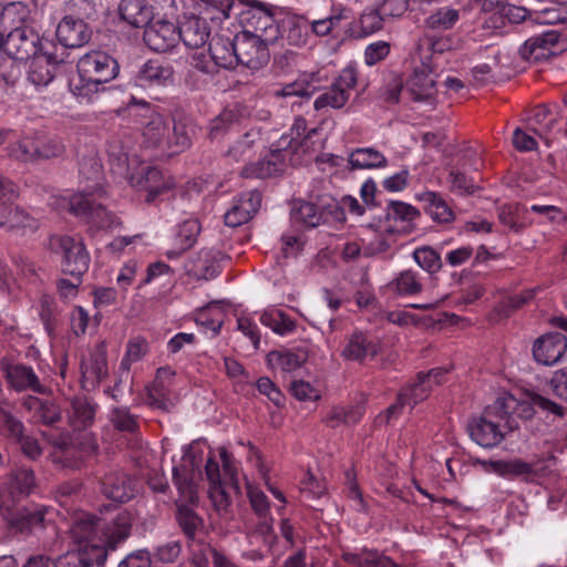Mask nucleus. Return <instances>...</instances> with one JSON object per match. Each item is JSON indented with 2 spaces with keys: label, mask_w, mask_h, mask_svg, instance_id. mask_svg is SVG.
<instances>
[{
  "label": "nucleus",
  "mask_w": 567,
  "mask_h": 567,
  "mask_svg": "<svg viewBox=\"0 0 567 567\" xmlns=\"http://www.w3.org/2000/svg\"><path fill=\"white\" fill-rule=\"evenodd\" d=\"M204 461L203 451L195 444L184 450L181 465L173 467V482L179 493L176 502V519L184 535L189 542L199 537L204 529V522L188 505L198 501V478Z\"/></svg>",
  "instance_id": "f257e3e1"
},
{
  "label": "nucleus",
  "mask_w": 567,
  "mask_h": 567,
  "mask_svg": "<svg viewBox=\"0 0 567 567\" xmlns=\"http://www.w3.org/2000/svg\"><path fill=\"white\" fill-rule=\"evenodd\" d=\"M132 104L141 105L150 113L142 132V147L151 151L152 156L168 158L190 147L196 131L190 118L185 116L174 118L173 126L169 127L164 116L146 101L133 97Z\"/></svg>",
  "instance_id": "f03ea898"
},
{
  "label": "nucleus",
  "mask_w": 567,
  "mask_h": 567,
  "mask_svg": "<svg viewBox=\"0 0 567 567\" xmlns=\"http://www.w3.org/2000/svg\"><path fill=\"white\" fill-rule=\"evenodd\" d=\"M90 168L91 174L86 178L93 182L92 185H86L76 194L55 197L51 205L84 219L92 227L114 230L121 226L118 217L106 210L102 204L95 203V197H101L105 193L101 184V166L96 161H91Z\"/></svg>",
  "instance_id": "7ed1b4c3"
},
{
  "label": "nucleus",
  "mask_w": 567,
  "mask_h": 567,
  "mask_svg": "<svg viewBox=\"0 0 567 567\" xmlns=\"http://www.w3.org/2000/svg\"><path fill=\"white\" fill-rule=\"evenodd\" d=\"M118 73L120 65L113 56L94 50L79 59L76 74L71 78L69 87L80 103H92Z\"/></svg>",
  "instance_id": "20e7f679"
},
{
  "label": "nucleus",
  "mask_w": 567,
  "mask_h": 567,
  "mask_svg": "<svg viewBox=\"0 0 567 567\" xmlns=\"http://www.w3.org/2000/svg\"><path fill=\"white\" fill-rule=\"evenodd\" d=\"M131 529V514L121 511L116 514L113 524L105 529L104 545L92 544L69 550L56 558L54 567H102L109 553L116 550L117 546L128 538Z\"/></svg>",
  "instance_id": "39448f33"
},
{
  "label": "nucleus",
  "mask_w": 567,
  "mask_h": 567,
  "mask_svg": "<svg viewBox=\"0 0 567 567\" xmlns=\"http://www.w3.org/2000/svg\"><path fill=\"white\" fill-rule=\"evenodd\" d=\"M277 7L260 0H233L220 2V10L225 19L238 17L243 31H249L267 39L276 40L279 28L276 24L275 12Z\"/></svg>",
  "instance_id": "423d86ee"
},
{
  "label": "nucleus",
  "mask_w": 567,
  "mask_h": 567,
  "mask_svg": "<svg viewBox=\"0 0 567 567\" xmlns=\"http://www.w3.org/2000/svg\"><path fill=\"white\" fill-rule=\"evenodd\" d=\"M513 398H498L495 403L488 406L483 415L473 417L467 425L471 439L482 447L492 449L497 446L505 437L504 429H513L509 423L508 403H514Z\"/></svg>",
  "instance_id": "0eeeda50"
},
{
  "label": "nucleus",
  "mask_w": 567,
  "mask_h": 567,
  "mask_svg": "<svg viewBox=\"0 0 567 567\" xmlns=\"http://www.w3.org/2000/svg\"><path fill=\"white\" fill-rule=\"evenodd\" d=\"M50 245L61 256V271L64 275L80 278L89 270L91 258L81 238L55 235L50 238Z\"/></svg>",
  "instance_id": "6e6552de"
},
{
  "label": "nucleus",
  "mask_w": 567,
  "mask_h": 567,
  "mask_svg": "<svg viewBox=\"0 0 567 567\" xmlns=\"http://www.w3.org/2000/svg\"><path fill=\"white\" fill-rule=\"evenodd\" d=\"M85 4V0H68L65 2L66 14L56 27V39L64 48H81L86 44L92 35L85 21L79 16V10Z\"/></svg>",
  "instance_id": "1a4fd4ad"
},
{
  "label": "nucleus",
  "mask_w": 567,
  "mask_h": 567,
  "mask_svg": "<svg viewBox=\"0 0 567 567\" xmlns=\"http://www.w3.org/2000/svg\"><path fill=\"white\" fill-rule=\"evenodd\" d=\"M0 49L17 61H28L47 49L40 34L30 27L13 29L0 39Z\"/></svg>",
  "instance_id": "9d476101"
},
{
  "label": "nucleus",
  "mask_w": 567,
  "mask_h": 567,
  "mask_svg": "<svg viewBox=\"0 0 567 567\" xmlns=\"http://www.w3.org/2000/svg\"><path fill=\"white\" fill-rule=\"evenodd\" d=\"M358 82V70L355 63L344 66L333 83L322 92L313 103L317 111L326 107L342 109L350 99L351 90Z\"/></svg>",
  "instance_id": "9b49d317"
},
{
  "label": "nucleus",
  "mask_w": 567,
  "mask_h": 567,
  "mask_svg": "<svg viewBox=\"0 0 567 567\" xmlns=\"http://www.w3.org/2000/svg\"><path fill=\"white\" fill-rule=\"evenodd\" d=\"M567 50V35L550 29L540 34L530 37L519 49L522 59L539 62Z\"/></svg>",
  "instance_id": "f8f14e48"
},
{
  "label": "nucleus",
  "mask_w": 567,
  "mask_h": 567,
  "mask_svg": "<svg viewBox=\"0 0 567 567\" xmlns=\"http://www.w3.org/2000/svg\"><path fill=\"white\" fill-rule=\"evenodd\" d=\"M275 40L267 39L249 31H241L235 35V51L237 64L249 69H259L269 60L268 44Z\"/></svg>",
  "instance_id": "ddd939ff"
},
{
  "label": "nucleus",
  "mask_w": 567,
  "mask_h": 567,
  "mask_svg": "<svg viewBox=\"0 0 567 567\" xmlns=\"http://www.w3.org/2000/svg\"><path fill=\"white\" fill-rule=\"evenodd\" d=\"M116 515L106 523L94 514L81 513L76 515L70 527V537L74 544L91 546L92 544H105V529L109 528Z\"/></svg>",
  "instance_id": "4468645a"
},
{
  "label": "nucleus",
  "mask_w": 567,
  "mask_h": 567,
  "mask_svg": "<svg viewBox=\"0 0 567 567\" xmlns=\"http://www.w3.org/2000/svg\"><path fill=\"white\" fill-rule=\"evenodd\" d=\"M0 369L4 373L7 382L17 392H33L47 394L49 388L44 385L32 367L24 363H13L8 358L0 360Z\"/></svg>",
  "instance_id": "2eb2a0df"
},
{
  "label": "nucleus",
  "mask_w": 567,
  "mask_h": 567,
  "mask_svg": "<svg viewBox=\"0 0 567 567\" xmlns=\"http://www.w3.org/2000/svg\"><path fill=\"white\" fill-rule=\"evenodd\" d=\"M54 511L45 505L33 504L17 512L13 525L23 534H39L53 526Z\"/></svg>",
  "instance_id": "dca6fc26"
},
{
  "label": "nucleus",
  "mask_w": 567,
  "mask_h": 567,
  "mask_svg": "<svg viewBox=\"0 0 567 567\" xmlns=\"http://www.w3.org/2000/svg\"><path fill=\"white\" fill-rule=\"evenodd\" d=\"M131 184L147 193L145 198L147 203L154 202L158 195L174 186L171 177H165L158 168L150 165H143L138 173L132 174Z\"/></svg>",
  "instance_id": "f3484780"
},
{
  "label": "nucleus",
  "mask_w": 567,
  "mask_h": 567,
  "mask_svg": "<svg viewBox=\"0 0 567 567\" xmlns=\"http://www.w3.org/2000/svg\"><path fill=\"white\" fill-rule=\"evenodd\" d=\"M261 204V194L257 190L241 193L234 198L230 208L225 213V224L238 227L249 221L258 212Z\"/></svg>",
  "instance_id": "a211bd4d"
},
{
  "label": "nucleus",
  "mask_w": 567,
  "mask_h": 567,
  "mask_svg": "<svg viewBox=\"0 0 567 567\" xmlns=\"http://www.w3.org/2000/svg\"><path fill=\"white\" fill-rule=\"evenodd\" d=\"M567 350V338L560 332H550L539 337L533 347L535 360L544 365L560 361Z\"/></svg>",
  "instance_id": "6ab92c4d"
},
{
  "label": "nucleus",
  "mask_w": 567,
  "mask_h": 567,
  "mask_svg": "<svg viewBox=\"0 0 567 567\" xmlns=\"http://www.w3.org/2000/svg\"><path fill=\"white\" fill-rule=\"evenodd\" d=\"M179 41L178 28L169 21H156L144 31V42L155 52H166Z\"/></svg>",
  "instance_id": "aec40b11"
},
{
  "label": "nucleus",
  "mask_w": 567,
  "mask_h": 567,
  "mask_svg": "<svg viewBox=\"0 0 567 567\" xmlns=\"http://www.w3.org/2000/svg\"><path fill=\"white\" fill-rule=\"evenodd\" d=\"M81 372L83 382L93 388L107 377V351L104 341L97 342L90 355L82 361Z\"/></svg>",
  "instance_id": "412c9836"
},
{
  "label": "nucleus",
  "mask_w": 567,
  "mask_h": 567,
  "mask_svg": "<svg viewBox=\"0 0 567 567\" xmlns=\"http://www.w3.org/2000/svg\"><path fill=\"white\" fill-rule=\"evenodd\" d=\"M205 474L209 482V497L219 515H226L231 505L230 497L226 493V485L221 481L219 464L213 456H208L205 464Z\"/></svg>",
  "instance_id": "4be33fe9"
},
{
  "label": "nucleus",
  "mask_w": 567,
  "mask_h": 567,
  "mask_svg": "<svg viewBox=\"0 0 567 567\" xmlns=\"http://www.w3.org/2000/svg\"><path fill=\"white\" fill-rule=\"evenodd\" d=\"M225 258L220 250L202 249L186 265L188 275L195 279L210 280L220 272V261Z\"/></svg>",
  "instance_id": "5701e85b"
},
{
  "label": "nucleus",
  "mask_w": 567,
  "mask_h": 567,
  "mask_svg": "<svg viewBox=\"0 0 567 567\" xmlns=\"http://www.w3.org/2000/svg\"><path fill=\"white\" fill-rule=\"evenodd\" d=\"M32 59L27 79L35 89H42L52 82L55 69L58 64L63 62V59L58 58L47 49Z\"/></svg>",
  "instance_id": "b1692460"
},
{
  "label": "nucleus",
  "mask_w": 567,
  "mask_h": 567,
  "mask_svg": "<svg viewBox=\"0 0 567 567\" xmlns=\"http://www.w3.org/2000/svg\"><path fill=\"white\" fill-rule=\"evenodd\" d=\"M101 491L107 498L117 503H125L134 497L135 484L126 473L111 471L102 478Z\"/></svg>",
  "instance_id": "393cba45"
},
{
  "label": "nucleus",
  "mask_w": 567,
  "mask_h": 567,
  "mask_svg": "<svg viewBox=\"0 0 567 567\" xmlns=\"http://www.w3.org/2000/svg\"><path fill=\"white\" fill-rule=\"evenodd\" d=\"M50 443L60 451V455L55 454L54 461L68 468H79L90 452L93 451L92 446L82 444L78 446L68 434H60L50 439Z\"/></svg>",
  "instance_id": "a878e982"
},
{
  "label": "nucleus",
  "mask_w": 567,
  "mask_h": 567,
  "mask_svg": "<svg viewBox=\"0 0 567 567\" xmlns=\"http://www.w3.org/2000/svg\"><path fill=\"white\" fill-rule=\"evenodd\" d=\"M435 83V74L430 65L422 63L420 66H415L408 81L411 99L416 102H432L436 93Z\"/></svg>",
  "instance_id": "bb28decb"
},
{
  "label": "nucleus",
  "mask_w": 567,
  "mask_h": 567,
  "mask_svg": "<svg viewBox=\"0 0 567 567\" xmlns=\"http://www.w3.org/2000/svg\"><path fill=\"white\" fill-rule=\"evenodd\" d=\"M486 470L505 477H540L544 467L539 462L528 463L520 458L511 461H478Z\"/></svg>",
  "instance_id": "cd10ccee"
},
{
  "label": "nucleus",
  "mask_w": 567,
  "mask_h": 567,
  "mask_svg": "<svg viewBox=\"0 0 567 567\" xmlns=\"http://www.w3.org/2000/svg\"><path fill=\"white\" fill-rule=\"evenodd\" d=\"M380 351L379 341L362 331H354L346 342L341 355L351 361L362 362L368 358H374Z\"/></svg>",
  "instance_id": "c85d7f7f"
},
{
  "label": "nucleus",
  "mask_w": 567,
  "mask_h": 567,
  "mask_svg": "<svg viewBox=\"0 0 567 567\" xmlns=\"http://www.w3.org/2000/svg\"><path fill=\"white\" fill-rule=\"evenodd\" d=\"M285 154L281 150L270 151L264 158L246 165L241 175L247 178H268L284 172Z\"/></svg>",
  "instance_id": "c756f323"
},
{
  "label": "nucleus",
  "mask_w": 567,
  "mask_h": 567,
  "mask_svg": "<svg viewBox=\"0 0 567 567\" xmlns=\"http://www.w3.org/2000/svg\"><path fill=\"white\" fill-rule=\"evenodd\" d=\"M118 14L134 28H147L153 19V7L147 0H121Z\"/></svg>",
  "instance_id": "7c9ffc66"
},
{
  "label": "nucleus",
  "mask_w": 567,
  "mask_h": 567,
  "mask_svg": "<svg viewBox=\"0 0 567 567\" xmlns=\"http://www.w3.org/2000/svg\"><path fill=\"white\" fill-rule=\"evenodd\" d=\"M444 373L445 371L442 369H433L426 373L420 372L417 381L401 391L408 392L406 405L413 409L419 402L425 400L432 390V385L441 383Z\"/></svg>",
  "instance_id": "2f4dec72"
},
{
  "label": "nucleus",
  "mask_w": 567,
  "mask_h": 567,
  "mask_svg": "<svg viewBox=\"0 0 567 567\" xmlns=\"http://www.w3.org/2000/svg\"><path fill=\"white\" fill-rule=\"evenodd\" d=\"M179 40L189 49H202L209 35L210 29L205 19L192 17L178 28Z\"/></svg>",
  "instance_id": "473e14b6"
},
{
  "label": "nucleus",
  "mask_w": 567,
  "mask_h": 567,
  "mask_svg": "<svg viewBox=\"0 0 567 567\" xmlns=\"http://www.w3.org/2000/svg\"><path fill=\"white\" fill-rule=\"evenodd\" d=\"M281 33L288 44L297 48L303 47L309 40L310 22L300 14L287 16L281 23Z\"/></svg>",
  "instance_id": "72a5a7b5"
},
{
  "label": "nucleus",
  "mask_w": 567,
  "mask_h": 567,
  "mask_svg": "<svg viewBox=\"0 0 567 567\" xmlns=\"http://www.w3.org/2000/svg\"><path fill=\"white\" fill-rule=\"evenodd\" d=\"M173 69L159 60H148L138 70L136 81L141 86L163 85L173 81Z\"/></svg>",
  "instance_id": "f704fd0d"
},
{
  "label": "nucleus",
  "mask_w": 567,
  "mask_h": 567,
  "mask_svg": "<svg viewBox=\"0 0 567 567\" xmlns=\"http://www.w3.org/2000/svg\"><path fill=\"white\" fill-rule=\"evenodd\" d=\"M416 199L424 205V209L430 217L440 224L451 223L454 219V213L442 197L436 192H422L416 194Z\"/></svg>",
  "instance_id": "c9c22d12"
},
{
  "label": "nucleus",
  "mask_w": 567,
  "mask_h": 567,
  "mask_svg": "<svg viewBox=\"0 0 567 567\" xmlns=\"http://www.w3.org/2000/svg\"><path fill=\"white\" fill-rule=\"evenodd\" d=\"M208 49L216 63L217 70L220 68L233 69L237 65L235 39L230 40L225 37H214L209 42Z\"/></svg>",
  "instance_id": "e433bc0d"
},
{
  "label": "nucleus",
  "mask_w": 567,
  "mask_h": 567,
  "mask_svg": "<svg viewBox=\"0 0 567 567\" xmlns=\"http://www.w3.org/2000/svg\"><path fill=\"white\" fill-rule=\"evenodd\" d=\"M350 18V9L342 4H333L326 18L310 22V33L317 37H327L338 29L343 20Z\"/></svg>",
  "instance_id": "4c0bfd02"
},
{
  "label": "nucleus",
  "mask_w": 567,
  "mask_h": 567,
  "mask_svg": "<svg viewBox=\"0 0 567 567\" xmlns=\"http://www.w3.org/2000/svg\"><path fill=\"white\" fill-rule=\"evenodd\" d=\"M342 558L350 565L357 567H401L390 557L371 549L360 551H344Z\"/></svg>",
  "instance_id": "58836bf2"
},
{
  "label": "nucleus",
  "mask_w": 567,
  "mask_h": 567,
  "mask_svg": "<svg viewBox=\"0 0 567 567\" xmlns=\"http://www.w3.org/2000/svg\"><path fill=\"white\" fill-rule=\"evenodd\" d=\"M23 406L33 413V417L45 425L54 424L61 419L59 406L48 400L29 396L23 401Z\"/></svg>",
  "instance_id": "ea45409f"
},
{
  "label": "nucleus",
  "mask_w": 567,
  "mask_h": 567,
  "mask_svg": "<svg viewBox=\"0 0 567 567\" xmlns=\"http://www.w3.org/2000/svg\"><path fill=\"white\" fill-rule=\"evenodd\" d=\"M349 165L352 169L382 168L388 165L386 157L373 147L357 148L349 155Z\"/></svg>",
  "instance_id": "a19ab883"
},
{
  "label": "nucleus",
  "mask_w": 567,
  "mask_h": 567,
  "mask_svg": "<svg viewBox=\"0 0 567 567\" xmlns=\"http://www.w3.org/2000/svg\"><path fill=\"white\" fill-rule=\"evenodd\" d=\"M28 14L27 6L20 1H12L3 7H0V31L3 35L13 29H22V22Z\"/></svg>",
  "instance_id": "79ce46f5"
},
{
  "label": "nucleus",
  "mask_w": 567,
  "mask_h": 567,
  "mask_svg": "<svg viewBox=\"0 0 567 567\" xmlns=\"http://www.w3.org/2000/svg\"><path fill=\"white\" fill-rule=\"evenodd\" d=\"M461 12L452 7H442L424 19V25L432 31H447L460 21Z\"/></svg>",
  "instance_id": "37998d69"
},
{
  "label": "nucleus",
  "mask_w": 567,
  "mask_h": 567,
  "mask_svg": "<svg viewBox=\"0 0 567 567\" xmlns=\"http://www.w3.org/2000/svg\"><path fill=\"white\" fill-rule=\"evenodd\" d=\"M38 227L39 223L34 216L22 207L12 206L8 213L4 229L24 235L35 231Z\"/></svg>",
  "instance_id": "c03bdc74"
},
{
  "label": "nucleus",
  "mask_w": 567,
  "mask_h": 567,
  "mask_svg": "<svg viewBox=\"0 0 567 567\" xmlns=\"http://www.w3.org/2000/svg\"><path fill=\"white\" fill-rule=\"evenodd\" d=\"M291 219L307 227H318L322 224V216L318 207V198L315 202L298 200L293 203Z\"/></svg>",
  "instance_id": "a18cd8bd"
},
{
  "label": "nucleus",
  "mask_w": 567,
  "mask_h": 567,
  "mask_svg": "<svg viewBox=\"0 0 567 567\" xmlns=\"http://www.w3.org/2000/svg\"><path fill=\"white\" fill-rule=\"evenodd\" d=\"M364 414L362 405H351L349 408L333 406L323 419L329 427H338L342 424L350 425L360 422Z\"/></svg>",
  "instance_id": "49530a36"
},
{
  "label": "nucleus",
  "mask_w": 567,
  "mask_h": 567,
  "mask_svg": "<svg viewBox=\"0 0 567 567\" xmlns=\"http://www.w3.org/2000/svg\"><path fill=\"white\" fill-rule=\"evenodd\" d=\"M389 288L399 296H415L423 290V284L417 271L406 269L398 274Z\"/></svg>",
  "instance_id": "de8ad7c7"
},
{
  "label": "nucleus",
  "mask_w": 567,
  "mask_h": 567,
  "mask_svg": "<svg viewBox=\"0 0 567 567\" xmlns=\"http://www.w3.org/2000/svg\"><path fill=\"white\" fill-rule=\"evenodd\" d=\"M420 217V212L412 205L403 202H390L386 207V219L395 224H402L401 229L406 231L412 228L416 218Z\"/></svg>",
  "instance_id": "09e8293b"
},
{
  "label": "nucleus",
  "mask_w": 567,
  "mask_h": 567,
  "mask_svg": "<svg viewBox=\"0 0 567 567\" xmlns=\"http://www.w3.org/2000/svg\"><path fill=\"white\" fill-rule=\"evenodd\" d=\"M148 352V342L143 337L131 338L126 344L125 353L121 360V375L128 377L133 363L138 362Z\"/></svg>",
  "instance_id": "8fccbe9b"
},
{
  "label": "nucleus",
  "mask_w": 567,
  "mask_h": 567,
  "mask_svg": "<svg viewBox=\"0 0 567 567\" xmlns=\"http://www.w3.org/2000/svg\"><path fill=\"white\" fill-rule=\"evenodd\" d=\"M70 422L74 429L81 430L91 425L95 415V406L86 398L75 396L71 401Z\"/></svg>",
  "instance_id": "3c124183"
},
{
  "label": "nucleus",
  "mask_w": 567,
  "mask_h": 567,
  "mask_svg": "<svg viewBox=\"0 0 567 567\" xmlns=\"http://www.w3.org/2000/svg\"><path fill=\"white\" fill-rule=\"evenodd\" d=\"M190 549V561L195 567H210V560L216 567L217 557H226L210 544L200 542L198 538L188 543Z\"/></svg>",
  "instance_id": "603ef678"
},
{
  "label": "nucleus",
  "mask_w": 567,
  "mask_h": 567,
  "mask_svg": "<svg viewBox=\"0 0 567 567\" xmlns=\"http://www.w3.org/2000/svg\"><path fill=\"white\" fill-rule=\"evenodd\" d=\"M35 485V477L32 470L27 467L12 472L9 480V491L13 497L28 496Z\"/></svg>",
  "instance_id": "864d4df0"
},
{
  "label": "nucleus",
  "mask_w": 567,
  "mask_h": 567,
  "mask_svg": "<svg viewBox=\"0 0 567 567\" xmlns=\"http://www.w3.org/2000/svg\"><path fill=\"white\" fill-rule=\"evenodd\" d=\"M202 230V225L196 217H188L177 225L175 241L181 250L192 248Z\"/></svg>",
  "instance_id": "5fc2aeb1"
},
{
  "label": "nucleus",
  "mask_w": 567,
  "mask_h": 567,
  "mask_svg": "<svg viewBox=\"0 0 567 567\" xmlns=\"http://www.w3.org/2000/svg\"><path fill=\"white\" fill-rule=\"evenodd\" d=\"M0 430L4 436L13 442L25 432L22 421L13 415L7 402H0Z\"/></svg>",
  "instance_id": "6e6d98bb"
},
{
  "label": "nucleus",
  "mask_w": 567,
  "mask_h": 567,
  "mask_svg": "<svg viewBox=\"0 0 567 567\" xmlns=\"http://www.w3.org/2000/svg\"><path fill=\"white\" fill-rule=\"evenodd\" d=\"M63 144L55 137L44 133H35V162L45 161L62 155Z\"/></svg>",
  "instance_id": "4d7b16f0"
},
{
  "label": "nucleus",
  "mask_w": 567,
  "mask_h": 567,
  "mask_svg": "<svg viewBox=\"0 0 567 567\" xmlns=\"http://www.w3.org/2000/svg\"><path fill=\"white\" fill-rule=\"evenodd\" d=\"M168 371L165 369H158L156 381L152 388L147 391V403L154 408L162 411H169L174 403L167 393V389L165 384L159 380L163 373H167Z\"/></svg>",
  "instance_id": "13d9d810"
},
{
  "label": "nucleus",
  "mask_w": 567,
  "mask_h": 567,
  "mask_svg": "<svg viewBox=\"0 0 567 567\" xmlns=\"http://www.w3.org/2000/svg\"><path fill=\"white\" fill-rule=\"evenodd\" d=\"M317 198L322 224L343 223L346 220V212H343L340 202L330 195H321Z\"/></svg>",
  "instance_id": "bf43d9fd"
},
{
  "label": "nucleus",
  "mask_w": 567,
  "mask_h": 567,
  "mask_svg": "<svg viewBox=\"0 0 567 567\" xmlns=\"http://www.w3.org/2000/svg\"><path fill=\"white\" fill-rule=\"evenodd\" d=\"M260 322L281 336L292 332L296 328L290 317L280 310L265 311L260 316Z\"/></svg>",
  "instance_id": "052dcab7"
},
{
  "label": "nucleus",
  "mask_w": 567,
  "mask_h": 567,
  "mask_svg": "<svg viewBox=\"0 0 567 567\" xmlns=\"http://www.w3.org/2000/svg\"><path fill=\"white\" fill-rule=\"evenodd\" d=\"M385 18L375 7V9L364 10L358 21L359 30L357 37L365 38L369 37L383 28Z\"/></svg>",
  "instance_id": "680f3d73"
},
{
  "label": "nucleus",
  "mask_w": 567,
  "mask_h": 567,
  "mask_svg": "<svg viewBox=\"0 0 567 567\" xmlns=\"http://www.w3.org/2000/svg\"><path fill=\"white\" fill-rule=\"evenodd\" d=\"M9 155L23 163H35V133L9 145Z\"/></svg>",
  "instance_id": "e2e57ef3"
},
{
  "label": "nucleus",
  "mask_w": 567,
  "mask_h": 567,
  "mask_svg": "<svg viewBox=\"0 0 567 567\" xmlns=\"http://www.w3.org/2000/svg\"><path fill=\"white\" fill-rule=\"evenodd\" d=\"M414 261L429 274H435L442 268L440 254L430 246H422L413 251Z\"/></svg>",
  "instance_id": "0e129e2a"
},
{
  "label": "nucleus",
  "mask_w": 567,
  "mask_h": 567,
  "mask_svg": "<svg viewBox=\"0 0 567 567\" xmlns=\"http://www.w3.org/2000/svg\"><path fill=\"white\" fill-rule=\"evenodd\" d=\"M21 75L17 60L9 56L0 60V89L8 91L13 87Z\"/></svg>",
  "instance_id": "69168bd1"
},
{
  "label": "nucleus",
  "mask_w": 567,
  "mask_h": 567,
  "mask_svg": "<svg viewBox=\"0 0 567 567\" xmlns=\"http://www.w3.org/2000/svg\"><path fill=\"white\" fill-rule=\"evenodd\" d=\"M111 422L114 427L122 432H135L138 427L136 415L132 414L127 408L117 406L111 412Z\"/></svg>",
  "instance_id": "338daca9"
},
{
  "label": "nucleus",
  "mask_w": 567,
  "mask_h": 567,
  "mask_svg": "<svg viewBox=\"0 0 567 567\" xmlns=\"http://www.w3.org/2000/svg\"><path fill=\"white\" fill-rule=\"evenodd\" d=\"M527 208L518 203L503 205L498 208L499 221L512 230L518 231L520 228V215Z\"/></svg>",
  "instance_id": "774afa93"
}]
</instances>
